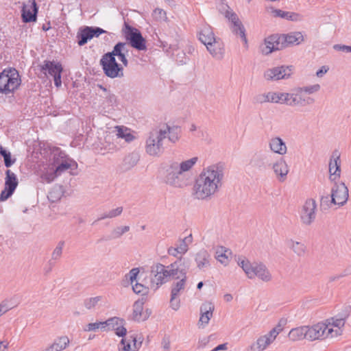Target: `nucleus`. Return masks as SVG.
<instances>
[{"label": "nucleus", "instance_id": "nucleus-1", "mask_svg": "<svg viewBox=\"0 0 351 351\" xmlns=\"http://www.w3.org/2000/svg\"><path fill=\"white\" fill-rule=\"evenodd\" d=\"M224 176V164L219 162L204 168L195 180L196 197L204 199L214 195L221 186Z\"/></svg>", "mask_w": 351, "mask_h": 351}, {"label": "nucleus", "instance_id": "nucleus-2", "mask_svg": "<svg viewBox=\"0 0 351 351\" xmlns=\"http://www.w3.org/2000/svg\"><path fill=\"white\" fill-rule=\"evenodd\" d=\"M197 160V157H193L180 163L172 162L166 169L165 182L175 187L182 188L186 186L184 173L196 164Z\"/></svg>", "mask_w": 351, "mask_h": 351}, {"label": "nucleus", "instance_id": "nucleus-3", "mask_svg": "<svg viewBox=\"0 0 351 351\" xmlns=\"http://www.w3.org/2000/svg\"><path fill=\"white\" fill-rule=\"evenodd\" d=\"M198 38L214 58H222L223 51L219 40L215 38L213 28L210 25L204 24L199 27Z\"/></svg>", "mask_w": 351, "mask_h": 351}, {"label": "nucleus", "instance_id": "nucleus-4", "mask_svg": "<svg viewBox=\"0 0 351 351\" xmlns=\"http://www.w3.org/2000/svg\"><path fill=\"white\" fill-rule=\"evenodd\" d=\"M167 137V130L160 129L158 131L150 132L146 141V152L153 156H160L167 146L166 141Z\"/></svg>", "mask_w": 351, "mask_h": 351}, {"label": "nucleus", "instance_id": "nucleus-5", "mask_svg": "<svg viewBox=\"0 0 351 351\" xmlns=\"http://www.w3.org/2000/svg\"><path fill=\"white\" fill-rule=\"evenodd\" d=\"M21 84V77L15 68H7L0 73V93H12L18 89Z\"/></svg>", "mask_w": 351, "mask_h": 351}, {"label": "nucleus", "instance_id": "nucleus-6", "mask_svg": "<svg viewBox=\"0 0 351 351\" xmlns=\"http://www.w3.org/2000/svg\"><path fill=\"white\" fill-rule=\"evenodd\" d=\"M238 265L243 269L249 278L258 277L261 280L268 282L271 276L266 266L262 263H251L247 259L239 258Z\"/></svg>", "mask_w": 351, "mask_h": 351}, {"label": "nucleus", "instance_id": "nucleus-7", "mask_svg": "<svg viewBox=\"0 0 351 351\" xmlns=\"http://www.w3.org/2000/svg\"><path fill=\"white\" fill-rule=\"evenodd\" d=\"M123 32L125 39L134 49L138 51L147 49L146 40L138 29L132 27L126 21H124Z\"/></svg>", "mask_w": 351, "mask_h": 351}, {"label": "nucleus", "instance_id": "nucleus-8", "mask_svg": "<svg viewBox=\"0 0 351 351\" xmlns=\"http://www.w3.org/2000/svg\"><path fill=\"white\" fill-rule=\"evenodd\" d=\"M100 65L104 74L110 77H121L123 76V68L119 64L115 58L110 56L107 53L102 56L100 60Z\"/></svg>", "mask_w": 351, "mask_h": 351}, {"label": "nucleus", "instance_id": "nucleus-9", "mask_svg": "<svg viewBox=\"0 0 351 351\" xmlns=\"http://www.w3.org/2000/svg\"><path fill=\"white\" fill-rule=\"evenodd\" d=\"M153 276L150 281V289L156 291L162 285L166 283L169 280V273L167 266H165L161 263H157L152 267L151 271Z\"/></svg>", "mask_w": 351, "mask_h": 351}, {"label": "nucleus", "instance_id": "nucleus-10", "mask_svg": "<svg viewBox=\"0 0 351 351\" xmlns=\"http://www.w3.org/2000/svg\"><path fill=\"white\" fill-rule=\"evenodd\" d=\"M191 265V261L186 258H180L167 265L169 279L187 278L186 274Z\"/></svg>", "mask_w": 351, "mask_h": 351}, {"label": "nucleus", "instance_id": "nucleus-11", "mask_svg": "<svg viewBox=\"0 0 351 351\" xmlns=\"http://www.w3.org/2000/svg\"><path fill=\"white\" fill-rule=\"evenodd\" d=\"M333 337V328L324 323H317L312 326H306V339L315 341L328 337Z\"/></svg>", "mask_w": 351, "mask_h": 351}, {"label": "nucleus", "instance_id": "nucleus-12", "mask_svg": "<svg viewBox=\"0 0 351 351\" xmlns=\"http://www.w3.org/2000/svg\"><path fill=\"white\" fill-rule=\"evenodd\" d=\"M62 70V64L55 61L45 60L40 65V71L43 73L45 75L48 73L53 77L54 84L56 87H60L62 85L61 73Z\"/></svg>", "mask_w": 351, "mask_h": 351}, {"label": "nucleus", "instance_id": "nucleus-13", "mask_svg": "<svg viewBox=\"0 0 351 351\" xmlns=\"http://www.w3.org/2000/svg\"><path fill=\"white\" fill-rule=\"evenodd\" d=\"M317 204L313 199H308L302 206L300 213L302 223L306 226L311 225L316 217Z\"/></svg>", "mask_w": 351, "mask_h": 351}, {"label": "nucleus", "instance_id": "nucleus-14", "mask_svg": "<svg viewBox=\"0 0 351 351\" xmlns=\"http://www.w3.org/2000/svg\"><path fill=\"white\" fill-rule=\"evenodd\" d=\"M18 184L19 182L16 174L10 169L6 170L5 188L1 192L0 202L5 201L11 197L16 189Z\"/></svg>", "mask_w": 351, "mask_h": 351}, {"label": "nucleus", "instance_id": "nucleus-15", "mask_svg": "<svg viewBox=\"0 0 351 351\" xmlns=\"http://www.w3.org/2000/svg\"><path fill=\"white\" fill-rule=\"evenodd\" d=\"M293 72V66H279L269 69L264 73V77L267 80L277 81L289 78Z\"/></svg>", "mask_w": 351, "mask_h": 351}, {"label": "nucleus", "instance_id": "nucleus-16", "mask_svg": "<svg viewBox=\"0 0 351 351\" xmlns=\"http://www.w3.org/2000/svg\"><path fill=\"white\" fill-rule=\"evenodd\" d=\"M348 189L343 182L335 185L332 189L330 203L343 206L348 200Z\"/></svg>", "mask_w": 351, "mask_h": 351}, {"label": "nucleus", "instance_id": "nucleus-17", "mask_svg": "<svg viewBox=\"0 0 351 351\" xmlns=\"http://www.w3.org/2000/svg\"><path fill=\"white\" fill-rule=\"evenodd\" d=\"M38 7L35 0H29L21 10V17L24 23L34 22L37 19Z\"/></svg>", "mask_w": 351, "mask_h": 351}, {"label": "nucleus", "instance_id": "nucleus-18", "mask_svg": "<svg viewBox=\"0 0 351 351\" xmlns=\"http://www.w3.org/2000/svg\"><path fill=\"white\" fill-rule=\"evenodd\" d=\"M282 49L280 35L274 34L265 39V43L261 47L263 54L269 55L273 51Z\"/></svg>", "mask_w": 351, "mask_h": 351}, {"label": "nucleus", "instance_id": "nucleus-19", "mask_svg": "<svg viewBox=\"0 0 351 351\" xmlns=\"http://www.w3.org/2000/svg\"><path fill=\"white\" fill-rule=\"evenodd\" d=\"M186 279H178V281L173 282L171 285L170 306L175 311L180 308V300L178 298L180 292L184 289Z\"/></svg>", "mask_w": 351, "mask_h": 351}, {"label": "nucleus", "instance_id": "nucleus-20", "mask_svg": "<svg viewBox=\"0 0 351 351\" xmlns=\"http://www.w3.org/2000/svg\"><path fill=\"white\" fill-rule=\"evenodd\" d=\"M350 312L351 306H346L344 307L341 313L331 319L332 322H330V321L328 322L327 324L328 328H331L330 326L337 328L335 330H333V333L335 332V334H333L334 337L341 334V328L344 326L346 319L349 316Z\"/></svg>", "mask_w": 351, "mask_h": 351}, {"label": "nucleus", "instance_id": "nucleus-21", "mask_svg": "<svg viewBox=\"0 0 351 351\" xmlns=\"http://www.w3.org/2000/svg\"><path fill=\"white\" fill-rule=\"evenodd\" d=\"M341 161L340 154L337 150H335L331 156L329 162L330 179L334 181L340 177L341 174Z\"/></svg>", "mask_w": 351, "mask_h": 351}, {"label": "nucleus", "instance_id": "nucleus-22", "mask_svg": "<svg viewBox=\"0 0 351 351\" xmlns=\"http://www.w3.org/2000/svg\"><path fill=\"white\" fill-rule=\"evenodd\" d=\"M128 53V49L127 48V44L122 42L117 43L114 46L112 51L107 52L110 56H112V58H115L117 56L125 66H128V60L126 58Z\"/></svg>", "mask_w": 351, "mask_h": 351}, {"label": "nucleus", "instance_id": "nucleus-23", "mask_svg": "<svg viewBox=\"0 0 351 351\" xmlns=\"http://www.w3.org/2000/svg\"><path fill=\"white\" fill-rule=\"evenodd\" d=\"M292 106H304L306 105H310L314 103V99L307 97H305L302 95L301 88L299 87L294 88L292 90Z\"/></svg>", "mask_w": 351, "mask_h": 351}, {"label": "nucleus", "instance_id": "nucleus-24", "mask_svg": "<svg viewBox=\"0 0 351 351\" xmlns=\"http://www.w3.org/2000/svg\"><path fill=\"white\" fill-rule=\"evenodd\" d=\"M280 38L282 49L291 45H298L303 40V35L300 32L280 35Z\"/></svg>", "mask_w": 351, "mask_h": 351}, {"label": "nucleus", "instance_id": "nucleus-25", "mask_svg": "<svg viewBox=\"0 0 351 351\" xmlns=\"http://www.w3.org/2000/svg\"><path fill=\"white\" fill-rule=\"evenodd\" d=\"M120 344L119 351H136L141 347L142 341L138 342L136 337L130 335L127 338H123Z\"/></svg>", "mask_w": 351, "mask_h": 351}, {"label": "nucleus", "instance_id": "nucleus-26", "mask_svg": "<svg viewBox=\"0 0 351 351\" xmlns=\"http://www.w3.org/2000/svg\"><path fill=\"white\" fill-rule=\"evenodd\" d=\"M273 170L279 182H282L287 179L289 173V167L286 162L280 159L273 165Z\"/></svg>", "mask_w": 351, "mask_h": 351}, {"label": "nucleus", "instance_id": "nucleus-27", "mask_svg": "<svg viewBox=\"0 0 351 351\" xmlns=\"http://www.w3.org/2000/svg\"><path fill=\"white\" fill-rule=\"evenodd\" d=\"M210 255L206 250H199L195 256V261L199 270H204L210 267Z\"/></svg>", "mask_w": 351, "mask_h": 351}, {"label": "nucleus", "instance_id": "nucleus-28", "mask_svg": "<svg viewBox=\"0 0 351 351\" xmlns=\"http://www.w3.org/2000/svg\"><path fill=\"white\" fill-rule=\"evenodd\" d=\"M150 315L148 310L145 313L143 312V302L137 300L133 305L132 319L134 321L141 322L146 320Z\"/></svg>", "mask_w": 351, "mask_h": 351}, {"label": "nucleus", "instance_id": "nucleus-29", "mask_svg": "<svg viewBox=\"0 0 351 351\" xmlns=\"http://www.w3.org/2000/svg\"><path fill=\"white\" fill-rule=\"evenodd\" d=\"M269 147L273 152L280 155L286 154L287 148L284 141L280 137H274L269 140Z\"/></svg>", "mask_w": 351, "mask_h": 351}, {"label": "nucleus", "instance_id": "nucleus-30", "mask_svg": "<svg viewBox=\"0 0 351 351\" xmlns=\"http://www.w3.org/2000/svg\"><path fill=\"white\" fill-rule=\"evenodd\" d=\"M69 344V339L66 336L58 338L48 348L40 351H62L64 350Z\"/></svg>", "mask_w": 351, "mask_h": 351}, {"label": "nucleus", "instance_id": "nucleus-31", "mask_svg": "<svg viewBox=\"0 0 351 351\" xmlns=\"http://www.w3.org/2000/svg\"><path fill=\"white\" fill-rule=\"evenodd\" d=\"M139 155L137 153L132 152L127 155L121 164L123 171H128L134 167L139 160Z\"/></svg>", "mask_w": 351, "mask_h": 351}, {"label": "nucleus", "instance_id": "nucleus-32", "mask_svg": "<svg viewBox=\"0 0 351 351\" xmlns=\"http://www.w3.org/2000/svg\"><path fill=\"white\" fill-rule=\"evenodd\" d=\"M271 343L266 336L263 335L257 339V340L253 343L247 351H263Z\"/></svg>", "mask_w": 351, "mask_h": 351}, {"label": "nucleus", "instance_id": "nucleus-33", "mask_svg": "<svg viewBox=\"0 0 351 351\" xmlns=\"http://www.w3.org/2000/svg\"><path fill=\"white\" fill-rule=\"evenodd\" d=\"M77 168V163L71 158H66L62 160L60 163H59L56 168V172L60 175L62 172L71 169V171L75 170Z\"/></svg>", "mask_w": 351, "mask_h": 351}, {"label": "nucleus", "instance_id": "nucleus-34", "mask_svg": "<svg viewBox=\"0 0 351 351\" xmlns=\"http://www.w3.org/2000/svg\"><path fill=\"white\" fill-rule=\"evenodd\" d=\"M213 310L214 306L211 303L203 304L200 308L201 316L199 322L204 324H208Z\"/></svg>", "mask_w": 351, "mask_h": 351}, {"label": "nucleus", "instance_id": "nucleus-35", "mask_svg": "<svg viewBox=\"0 0 351 351\" xmlns=\"http://www.w3.org/2000/svg\"><path fill=\"white\" fill-rule=\"evenodd\" d=\"M289 338L293 341L306 339V326L292 328L289 333Z\"/></svg>", "mask_w": 351, "mask_h": 351}, {"label": "nucleus", "instance_id": "nucleus-36", "mask_svg": "<svg viewBox=\"0 0 351 351\" xmlns=\"http://www.w3.org/2000/svg\"><path fill=\"white\" fill-rule=\"evenodd\" d=\"M165 130H167V137L166 138L167 143L171 142L175 143L179 140L180 135L181 133V128L180 127H170L169 125H167V128Z\"/></svg>", "mask_w": 351, "mask_h": 351}, {"label": "nucleus", "instance_id": "nucleus-37", "mask_svg": "<svg viewBox=\"0 0 351 351\" xmlns=\"http://www.w3.org/2000/svg\"><path fill=\"white\" fill-rule=\"evenodd\" d=\"M77 44L83 46L92 39L88 26H85L80 29L77 34Z\"/></svg>", "mask_w": 351, "mask_h": 351}, {"label": "nucleus", "instance_id": "nucleus-38", "mask_svg": "<svg viewBox=\"0 0 351 351\" xmlns=\"http://www.w3.org/2000/svg\"><path fill=\"white\" fill-rule=\"evenodd\" d=\"M273 14L275 17H280L282 19H286L290 21H298L299 14L295 12H286L279 9H275L273 10Z\"/></svg>", "mask_w": 351, "mask_h": 351}, {"label": "nucleus", "instance_id": "nucleus-39", "mask_svg": "<svg viewBox=\"0 0 351 351\" xmlns=\"http://www.w3.org/2000/svg\"><path fill=\"white\" fill-rule=\"evenodd\" d=\"M129 230L130 226H128L117 227L112 231L111 235L101 238V241H109L111 239L119 238L121 235L128 232Z\"/></svg>", "mask_w": 351, "mask_h": 351}, {"label": "nucleus", "instance_id": "nucleus-40", "mask_svg": "<svg viewBox=\"0 0 351 351\" xmlns=\"http://www.w3.org/2000/svg\"><path fill=\"white\" fill-rule=\"evenodd\" d=\"M103 105L104 106V109L106 107L108 108L107 110H105L106 112L114 109V108L117 105V98L116 95L108 93L103 102Z\"/></svg>", "mask_w": 351, "mask_h": 351}, {"label": "nucleus", "instance_id": "nucleus-41", "mask_svg": "<svg viewBox=\"0 0 351 351\" xmlns=\"http://www.w3.org/2000/svg\"><path fill=\"white\" fill-rule=\"evenodd\" d=\"M287 245L299 256L305 254L306 247L302 243L290 240L288 241Z\"/></svg>", "mask_w": 351, "mask_h": 351}, {"label": "nucleus", "instance_id": "nucleus-42", "mask_svg": "<svg viewBox=\"0 0 351 351\" xmlns=\"http://www.w3.org/2000/svg\"><path fill=\"white\" fill-rule=\"evenodd\" d=\"M117 136L118 138H123L127 143H130L134 139V136L129 132L127 128L117 126Z\"/></svg>", "mask_w": 351, "mask_h": 351}, {"label": "nucleus", "instance_id": "nucleus-43", "mask_svg": "<svg viewBox=\"0 0 351 351\" xmlns=\"http://www.w3.org/2000/svg\"><path fill=\"white\" fill-rule=\"evenodd\" d=\"M228 250L226 249L223 246L217 247L215 252L216 259L221 263L226 265L228 263V256L227 254V252H228Z\"/></svg>", "mask_w": 351, "mask_h": 351}, {"label": "nucleus", "instance_id": "nucleus-44", "mask_svg": "<svg viewBox=\"0 0 351 351\" xmlns=\"http://www.w3.org/2000/svg\"><path fill=\"white\" fill-rule=\"evenodd\" d=\"M231 29L234 34L239 35L242 40L247 43V38L245 36V29L241 21L231 24Z\"/></svg>", "mask_w": 351, "mask_h": 351}, {"label": "nucleus", "instance_id": "nucleus-45", "mask_svg": "<svg viewBox=\"0 0 351 351\" xmlns=\"http://www.w3.org/2000/svg\"><path fill=\"white\" fill-rule=\"evenodd\" d=\"M0 155L3 158L4 165L6 167H10L16 162V158H12L11 153L2 146L0 147Z\"/></svg>", "mask_w": 351, "mask_h": 351}, {"label": "nucleus", "instance_id": "nucleus-46", "mask_svg": "<svg viewBox=\"0 0 351 351\" xmlns=\"http://www.w3.org/2000/svg\"><path fill=\"white\" fill-rule=\"evenodd\" d=\"M62 196V191L60 186L53 188L49 193L47 197L51 202H56L60 199Z\"/></svg>", "mask_w": 351, "mask_h": 351}, {"label": "nucleus", "instance_id": "nucleus-47", "mask_svg": "<svg viewBox=\"0 0 351 351\" xmlns=\"http://www.w3.org/2000/svg\"><path fill=\"white\" fill-rule=\"evenodd\" d=\"M250 164L257 168H265V156L263 154H255L250 162Z\"/></svg>", "mask_w": 351, "mask_h": 351}, {"label": "nucleus", "instance_id": "nucleus-48", "mask_svg": "<svg viewBox=\"0 0 351 351\" xmlns=\"http://www.w3.org/2000/svg\"><path fill=\"white\" fill-rule=\"evenodd\" d=\"M104 324L106 325V327L111 326L112 329L114 330L115 328H117V326L119 327V326L124 324L125 320L123 319L114 317L104 321Z\"/></svg>", "mask_w": 351, "mask_h": 351}, {"label": "nucleus", "instance_id": "nucleus-49", "mask_svg": "<svg viewBox=\"0 0 351 351\" xmlns=\"http://www.w3.org/2000/svg\"><path fill=\"white\" fill-rule=\"evenodd\" d=\"M191 235H189L180 241L179 245H178L176 247L179 250L180 254H184L188 251V243L191 242Z\"/></svg>", "mask_w": 351, "mask_h": 351}, {"label": "nucleus", "instance_id": "nucleus-50", "mask_svg": "<svg viewBox=\"0 0 351 351\" xmlns=\"http://www.w3.org/2000/svg\"><path fill=\"white\" fill-rule=\"evenodd\" d=\"M106 325L104 322H97L95 323H90L84 327V330L86 332L96 331L98 329H104Z\"/></svg>", "mask_w": 351, "mask_h": 351}, {"label": "nucleus", "instance_id": "nucleus-51", "mask_svg": "<svg viewBox=\"0 0 351 351\" xmlns=\"http://www.w3.org/2000/svg\"><path fill=\"white\" fill-rule=\"evenodd\" d=\"M64 245V241H60L58 242V245L53 250L52 254H51V258L53 260H58L60 258L62 253V249Z\"/></svg>", "mask_w": 351, "mask_h": 351}, {"label": "nucleus", "instance_id": "nucleus-52", "mask_svg": "<svg viewBox=\"0 0 351 351\" xmlns=\"http://www.w3.org/2000/svg\"><path fill=\"white\" fill-rule=\"evenodd\" d=\"M152 16L156 21H165L167 19L165 11L161 8H156L153 11Z\"/></svg>", "mask_w": 351, "mask_h": 351}, {"label": "nucleus", "instance_id": "nucleus-53", "mask_svg": "<svg viewBox=\"0 0 351 351\" xmlns=\"http://www.w3.org/2000/svg\"><path fill=\"white\" fill-rule=\"evenodd\" d=\"M100 300H101V297H99V296L88 298L84 300V306L88 309H92L96 306V304Z\"/></svg>", "mask_w": 351, "mask_h": 351}, {"label": "nucleus", "instance_id": "nucleus-54", "mask_svg": "<svg viewBox=\"0 0 351 351\" xmlns=\"http://www.w3.org/2000/svg\"><path fill=\"white\" fill-rule=\"evenodd\" d=\"M215 339V335L212 334L208 337L199 338L197 343V349H203L206 345L210 341V340Z\"/></svg>", "mask_w": 351, "mask_h": 351}, {"label": "nucleus", "instance_id": "nucleus-55", "mask_svg": "<svg viewBox=\"0 0 351 351\" xmlns=\"http://www.w3.org/2000/svg\"><path fill=\"white\" fill-rule=\"evenodd\" d=\"M301 88V91L303 93H306L308 94H313L314 93L317 92L320 89L319 84H314L307 86L299 87Z\"/></svg>", "mask_w": 351, "mask_h": 351}, {"label": "nucleus", "instance_id": "nucleus-56", "mask_svg": "<svg viewBox=\"0 0 351 351\" xmlns=\"http://www.w3.org/2000/svg\"><path fill=\"white\" fill-rule=\"evenodd\" d=\"M281 330L282 328L280 326H278L271 329L267 334L265 335V336H266V337L269 339L270 342L272 343Z\"/></svg>", "mask_w": 351, "mask_h": 351}, {"label": "nucleus", "instance_id": "nucleus-57", "mask_svg": "<svg viewBox=\"0 0 351 351\" xmlns=\"http://www.w3.org/2000/svg\"><path fill=\"white\" fill-rule=\"evenodd\" d=\"M89 31L91 34L92 38L94 37H99L102 34L106 33V31L99 27L88 26Z\"/></svg>", "mask_w": 351, "mask_h": 351}, {"label": "nucleus", "instance_id": "nucleus-58", "mask_svg": "<svg viewBox=\"0 0 351 351\" xmlns=\"http://www.w3.org/2000/svg\"><path fill=\"white\" fill-rule=\"evenodd\" d=\"M147 287H145L141 283L136 282L135 285H132V290L136 293H141L142 295H145L147 293Z\"/></svg>", "mask_w": 351, "mask_h": 351}, {"label": "nucleus", "instance_id": "nucleus-59", "mask_svg": "<svg viewBox=\"0 0 351 351\" xmlns=\"http://www.w3.org/2000/svg\"><path fill=\"white\" fill-rule=\"evenodd\" d=\"M269 98V92L264 94H260L254 97V102L258 104L270 102Z\"/></svg>", "mask_w": 351, "mask_h": 351}, {"label": "nucleus", "instance_id": "nucleus-60", "mask_svg": "<svg viewBox=\"0 0 351 351\" xmlns=\"http://www.w3.org/2000/svg\"><path fill=\"white\" fill-rule=\"evenodd\" d=\"M281 104H286L292 106V92L291 93H282Z\"/></svg>", "mask_w": 351, "mask_h": 351}, {"label": "nucleus", "instance_id": "nucleus-61", "mask_svg": "<svg viewBox=\"0 0 351 351\" xmlns=\"http://www.w3.org/2000/svg\"><path fill=\"white\" fill-rule=\"evenodd\" d=\"M226 18L228 19L229 21L231 22V24L239 23L241 21L237 16V14L232 11L227 10L225 14Z\"/></svg>", "mask_w": 351, "mask_h": 351}, {"label": "nucleus", "instance_id": "nucleus-62", "mask_svg": "<svg viewBox=\"0 0 351 351\" xmlns=\"http://www.w3.org/2000/svg\"><path fill=\"white\" fill-rule=\"evenodd\" d=\"M282 93L269 92V99L271 103L281 104Z\"/></svg>", "mask_w": 351, "mask_h": 351}, {"label": "nucleus", "instance_id": "nucleus-63", "mask_svg": "<svg viewBox=\"0 0 351 351\" xmlns=\"http://www.w3.org/2000/svg\"><path fill=\"white\" fill-rule=\"evenodd\" d=\"M122 212H123V207L119 206L115 209H112V210H110L108 213L109 218H114V217L119 216L122 213Z\"/></svg>", "mask_w": 351, "mask_h": 351}, {"label": "nucleus", "instance_id": "nucleus-64", "mask_svg": "<svg viewBox=\"0 0 351 351\" xmlns=\"http://www.w3.org/2000/svg\"><path fill=\"white\" fill-rule=\"evenodd\" d=\"M115 334L120 337H123L127 333V329L124 327V324L119 326L114 330Z\"/></svg>", "mask_w": 351, "mask_h": 351}]
</instances>
